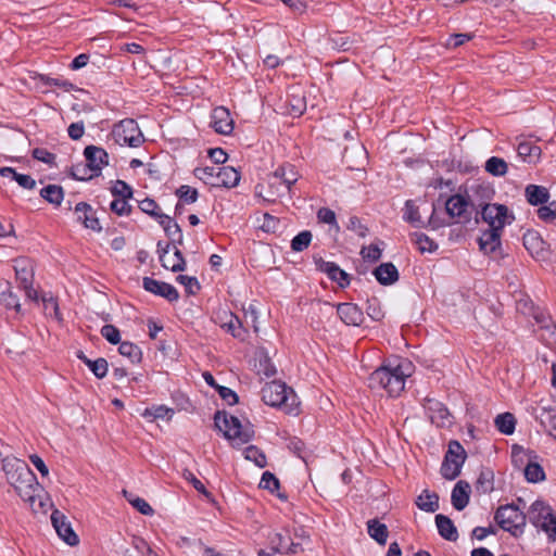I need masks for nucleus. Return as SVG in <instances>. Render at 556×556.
I'll list each match as a JSON object with an SVG mask.
<instances>
[{
  "label": "nucleus",
  "instance_id": "18",
  "mask_svg": "<svg viewBox=\"0 0 556 556\" xmlns=\"http://www.w3.org/2000/svg\"><path fill=\"white\" fill-rule=\"evenodd\" d=\"M445 208L451 217L463 218L464 220L469 219L470 214L468 213V202L460 194H455L448 198L445 203Z\"/></svg>",
  "mask_w": 556,
  "mask_h": 556
},
{
  "label": "nucleus",
  "instance_id": "46",
  "mask_svg": "<svg viewBox=\"0 0 556 556\" xmlns=\"http://www.w3.org/2000/svg\"><path fill=\"white\" fill-rule=\"evenodd\" d=\"M72 176L77 180H89L93 178L96 175L93 170H91L90 165L87 162L77 163L72 166L71 169Z\"/></svg>",
  "mask_w": 556,
  "mask_h": 556
},
{
  "label": "nucleus",
  "instance_id": "21",
  "mask_svg": "<svg viewBox=\"0 0 556 556\" xmlns=\"http://www.w3.org/2000/svg\"><path fill=\"white\" fill-rule=\"evenodd\" d=\"M517 153L523 162L535 164L539 162L542 151L535 143L523 140L518 143Z\"/></svg>",
  "mask_w": 556,
  "mask_h": 556
},
{
  "label": "nucleus",
  "instance_id": "57",
  "mask_svg": "<svg viewBox=\"0 0 556 556\" xmlns=\"http://www.w3.org/2000/svg\"><path fill=\"white\" fill-rule=\"evenodd\" d=\"M285 168V189L290 191L292 185H294L299 179V173L295 170L293 165L287 164L283 165Z\"/></svg>",
  "mask_w": 556,
  "mask_h": 556
},
{
  "label": "nucleus",
  "instance_id": "50",
  "mask_svg": "<svg viewBox=\"0 0 556 556\" xmlns=\"http://www.w3.org/2000/svg\"><path fill=\"white\" fill-rule=\"evenodd\" d=\"M413 240L417 245L418 250L422 253L425 252H433L437 250L438 245L426 235L424 233H414Z\"/></svg>",
  "mask_w": 556,
  "mask_h": 556
},
{
  "label": "nucleus",
  "instance_id": "51",
  "mask_svg": "<svg viewBox=\"0 0 556 556\" xmlns=\"http://www.w3.org/2000/svg\"><path fill=\"white\" fill-rule=\"evenodd\" d=\"M20 307L18 299L12 291H4L0 293V311L3 308H14L18 312Z\"/></svg>",
  "mask_w": 556,
  "mask_h": 556
},
{
  "label": "nucleus",
  "instance_id": "2",
  "mask_svg": "<svg viewBox=\"0 0 556 556\" xmlns=\"http://www.w3.org/2000/svg\"><path fill=\"white\" fill-rule=\"evenodd\" d=\"M214 420L216 428L232 445L245 444L254 437L253 427L249 422L242 424L239 418L228 415L226 412H217Z\"/></svg>",
  "mask_w": 556,
  "mask_h": 556
},
{
  "label": "nucleus",
  "instance_id": "56",
  "mask_svg": "<svg viewBox=\"0 0 556 556\" xmlns=\"http://www.w3.org/2000/svg\"><path fill=\"white\" fill-rule=\"evenodd\" d=\"M101 334L112 344H117L121 341L119 330L113 325L103 326Z\"/></svg>",
  "mask_w": 556,
  "mask_h": 556
},
{
  "label": "nucleus",
  "instance_id": "54",
  "mask_svg": "<svg viewBox=\"0 0 556 556\" xmlns=\"http://www.w3.org/2000/svg\"><path fill=\"white\" fill-rule=\"evenodd\" d=\"M176 194L178 198L186 203H193L198 199V191L190 186H181L177 189Z\"/></svg>",
  "mask_w": 556,
  "mask_h": 556
},
{
  "label": "nucleus",
  "instance_id": "1",
  "mask_svg": "<svg viewBox=\"0 0 556 556\" xmlns=\"http://www.w3.org/2000/svg\"><path fill=\"white\" fill-rule=\"evenodd\" d=\"M414 370L413 364L402 359L396 364L389 363L376 369L369 377V387L374 390L383 389L390 396H397L404 390L406 378Z\"/></svg>",
  "mask_w": 556,
  "mask_h": 556
},
{
  "label": "nucleus",
  "instance_id": "30",
  "mask_svg": "<svg viewBox=\"0 0 556 556\" xmlns=\"http://www.w3.org/2000/svg\"><path fill=\"white\" fill-rule=\"evenodd\" d=\"M523 245L533 256H540L544 251V241L535 231H527L523 235Z\"/></svg>",
  "mask_w": 556,
  "mask_h": 556
},
{
  "label": "nucleus",
  "instance_id": "33",
  "mask_svg": "<svg viewBox=\"0 0 556 556\" xmlns=\"http://www.w3.org/2000/svg\"><path fill=\"white\" fill-rule=\"evenodd\" d=\"M2 470L5 473L8 482L14 479L21 470L20 466H27V464L16 457L7 456L2 459Z\"/></svg>",
  "mask_w": 556,
  "mask_h": 556
},
{
  "label": "nucleus",
  "instance_id": "36",
  "mask_svg": "<svg viewBox=\"0 0 556 556\" xmlns=\"http://www.w3.org/2000/svg\"><path fill=\"white\" fill-rule=\"evenodd\" d=\"M78 357L89 367V369L97 378L101 379L106 376L109 365L104 358L100 357L96 361H91L87 358L81 352L78 354Z\"/></svg>",
  "mask_w": 556,
  "mask_h": 556
},
{
  "label": "nucleus",
  "instance_id": "52",
  "mask_svg": "<svg viewBox=\"0 0 556 556\" xmlns=\"http://www.w3.org/2000/svg\"><path fill=\"white\" fill-rule=\"evenodd\" d=\"M312 240V233L309 231H302L296 235L291 241V248L295 252L305 250Z\"/></svg>",
  "mask_w": 556,
  "mask_h": 556
},
{
  "label": "nucleus",
  "instance_id": "59",
  "mask_svg": "<svg viewBox=\"0 0 556 556\" xmlns=\"http://www.w3.org/2000/svg\"><path fill=\"white\" fill-rule=\"evenodd\" d=\"M33 501H34V503H31V502H28V503L34 513H36V514H38V513L46 514L47 513L48 507L50 506L48 498L34 493Z\"/></svg>",
  "mask_w": 556,
  "mask_h": 556
},
{
  "label": "nucleus",
  "instance_id": "10",
  "mask_svg": "<svg viewBox=\"0 0 556 556\" xmlns=\"http://www.w3.org/2000/svg\"><path fill=\"white\" fill-rule=\"evenodd\" d=\"M51 522L59 538L66 544L75 546L79 543L78 535L74 532L66 516L55 509L51 515Z\"/></svg>",
  "mask_w": 556,
  "mask_h": 556
},
{
  "label": "nucleus",
  "instance_id": "29",
  "mask_svg": "<svg viewBox=\"0 0 556 556\" xmlns=\"http://www.w3.org/2000/svg\"><path fill=\"white\" fill-rule=\"evenodd\" d=\"M403 218L414 227H426V223L420 215V207L416 204L415 201H406Z\"/></svg>",
  "mask_w": 556,
  "mask_h": 556
},
{
  "label": "nucleus",
  "instance_id": "4",
  "mask_svg": "<svg viewBox=\"0 0 556 556\" xmlns=\"http://www.w3.org/2000/svg\"><path fill=\"white\" fill-rule=\"evenodd\" d=\"M530 522L541 528L552 541H556V514L543 501H535L529 507L528 515Z\"/></svg>",
  "mask_w": 556,
  "mask_h": 556
},
{
  "label": "nucleus",
  "instance_id": "40",
  "mask_svg": "<svg viewBox=\"0 0 556 556\" xmlns=\"http://www.w3.org/2000/svg\"><path fill=\"white\" fill-rule=\"evenodd\" d=\"M123 494L129 502V504L138 511H140L142 515L151 516L153 514V508L143 498L136 496L135 494L127 492L126 490L123 491Z\"/></svg>",
  "mask_w": 556,
  "mask_h": 556
},
{
  "label": "nucleus",
  "instance_id": "55",
  "mask_svg": "<svg viewBox=\"0 0 556 556\" xmlns=\"http://www.w3.org/2000/svg\"><path fill=\"white\" fill-rule=\"evenodd\" d=\"M361 255L365 261L376 262L381 257V249L377 244H370L369 247H363Z\"/></svg>",
  "mask_w": 556,
  "mask_h": 556
},
{
  "label": "nucleus",
  "instance_id": "14",
  "mask_svg": "<svg viewBox=\"0 0 556 556\" xmlns=\"http://www.w3.org/2000/svg\"><path fill=\"white\" fill-rule=\"evenodd\" d=\"M84 155L86 162L90 165L91 170L98 176L102 168L109 164V154L102 148L88 146L85 148Z\"/></svg>",
  "mask_w": 556,
  "mask_h": 556
},
{
  "label": "nucleus",
  "instance_id": "9",
  "mask_svg": "<svg viewBox=\"0 0 556 556\" xmlns=\"http://www.w3.org/2000/svg\"><path fill=\"white\" fill-rule=\"evenodd\" d=\"M21 470L9 483L15 489L17 494L25 501L34 503V493L39 490V484L35 473L28 466H20Z\"/></svg>",
  "mask_w": 556,
  "mask_h": 556
},
{
  "label": "nucleus",
  "instance_id": "6",
  "mask_svg": "<svg viewBox=\"0 0 556 556\" xmlns=\"http://www.w3.org/2000/svg\"><path fill=\"white\" fill-rule=\"evenodd\" d=\"M112 138L119 146L139 147L143 142V136L138 127V124L131 119L126 118L115 124L112 129Z\"/></svg>",
  "mask_w": 556,
  "mask_h": 556
},
{
  "label": "nucleus",
  "instance_id": "13",
  "mask_svg": "<svg viewBox=\"0 0 556 556\" xmlns=\"http://www.w3.org/2000/svg\"><path fill=\"white\" fill-rule=\"evenodd\" d=\"M142 285L148 292L160 295L170 302L177 301L179 298L177 290L169 283L144 277Z\"/></svg>",
  "mask_w": 556,
  "mask_h": 556
},
{
  "label": "nucleus",
  "instance_id": "27",
  "mask_svg": "<svg viewBox=\"0 0 556 556\" xmlns=\"http://www.w3.org/2000/svg\"><path fill=\"white\" fill-rule=\"evenodd\" d=\"M435 523L439 533L448 541H456L458 538L457 530L452 520L444 515L435 516Z\"/></svg>",
  "mask_w": 556,
  "mask_h": 556
},
{
  "label": "nucleus",
  "instance_id": "25",
  "mask_svg": "<svg viewBox=\"0 0 556 556\" xmlns=\"http://www.w3.org/2000/svg\"><path fill=\"white\" fill-rule=\"evenodd\" d=\"M525 194L531 205L544 204L549 199L548 190L543 186L529 185L526 187Z\"/></svg>",
  "mask_w": 556,
  "mask_h": 556
},
{
  "label": "nucleus",
  "instance_id": "16",
  "mask_svg": "<svg viewBox=\"0 0 556 556\" xmlns=\"http://www.w3.org/2000/svg\"><path fill=\"white\" fill-rule=\"evenodd\" d=\"M255 189L256 194L258 197H262L266 201H275L277 198L282 197L287 191L282 182H279L278 180H273L271 175L269 176L267 186L258 184Z\"/></svg>",
  "mask_w": 556,
  "mask_h": 556
},
{
  "label": "nucleus",
  "instance_id": "62",
  "mask_svg": "<svg viewBox=\"0 0 556 556\" xmlns=\"http://www.w3.org/2000/svg\"><path fill=\"white\" fill-rule=\"evenodd\" d=\"M112 193L116 198H130L132 194L131 188L124 181L117 180L112 188Z\"/></svg>",
  "mask_w": 556,
  "mask_h": 556
},
{
  "label": "nucleus",
  "instance_id": "32",
  "mask_svg": "<svg viewBox=\"0 0 556 556\" xmlns=\"http://www.w3.org/2000/svg\"><path fill=\"white\" fill-rule=\"evenodd\" d=\"M0 175L12 178L22 188L34 189L36 187V181L29 175L18 174L12 167H1Z\"/></svg>",
  "mask_w": 556,
  "mask_h": 556
},
{
  "label": "nucleus",
  "instance_id": "26",
  "mask_svg": "<svg viewBox=\"0 0 556 556\" xmlns=\"http://www.w3.org/2000/svg\"><path fill=\"white\" fill-rule=\"evenodd\" d=\"M217 186L233 188L240 181V174L231 166L219 167L217 172Z\"/></svg>",
  "mask_w": 556,
  "mask_h": 556
},
{
  "label": "nucleus",
  "instance_id": "7",
  "mask_svg": "<svg viewBox=\"0 0 556 556\" xmlns=\"http://www.w3.org/2000/svg\"><path fill=\"white\" fill-rule=\"evenodd\" d=\"M481 215L490 229L495 231H503L504 227L511 224L515 219L514 214L509 212L508 207L498 203L482 205Z\"/></svg>",
  "mask_w": 556,
  "mask_h": 556
},
{
  "label": "nucleus",
  "instance_id": "15",
  "mask_svg": "<svg viewBox=\"0 0 556 556\" xmlns=\"http://www.w3.org/2000/svg\"><path fill=\"white\" fill-rule=\"evenodd\" d=\"M317 267L325 273L331 280L336 281L341 288L350 283L349 275L342 270L337 264L319 260Z\"/></svg>",
  "mask_w": 556,
  "mask_h": 556
},
{
  "label": "nucleus",
  "instance_id": "48",
  "mask_svg": "<svg viewBox=\"0 0 556 556\" xmlns=\"http://www.w3.org/2000/svg\"><path fill=\"white\" fill-rule=\"evenodd\" d=\"M159 223L163 227L164 231L169 238H174L176 236H180V228L177 223H175L169 216L160 214L157 215Z\"/></svg>",
  "mask_w": 556,
  "mask_h": 556
},
{
  "label": "nucleus",
  "instance_id": "17",
  "mask_svg": "<svg viewBox=\"0 0 556 556\" xmlns=\"http://www.w3.org/2000/svg\"><path fill=\"white\" fill-rule=\"evenodd\" d=\"M340 319L349 326H358L363 321L362 311L352 303H341L337 307Z\"/></svg>",
  "mask_w": 556,
  "mask_h": 556
},
{
  "label": "nucleus",
  "instance_id": "43",
  "mask_svg": "<svg viewBox=\"0 0 556 556\" xmlns=\"http://www.w3.org/2000/svg\"><path fill=\"white\" fill-rule=\"evenodd\" d=\"M525 477L529 482H540L545 479V473L543 468L532 460L527 463L525 467Z\"/></svg>",
  "mask_w": 556,
  "mask_h": 556
},
{
  "label": "nucleus",
  "instance_id": "60",
  "mask_svg": "<svg viewBox=\"0 0 556 556\" xmlns=\"http://www.w3.org/2000/svg\"><path fill=\"white\" fill-rule=\"evenodd\" d=\"M216 390L219 394V396L228 404V405H235L238 403L239 399L235 391H232L229 388L223 387V386H216Z\"/></svg>",
  "mask_w": 556,
  "mask_h": 556
},
{
  "label": "nucleus",
  "instance_id": "58",
  "mask_svg": "<svg viewBox=\"0 0 556 556\" xmlns=\"http://www.w3.org/2000/svg\"><path fill=\"white\" fill-rule=\"evenodd\" d=\"M177 281L180 285L185 286L186 291L189 294H194L200 289V285H199L197 278H194V277L179 275L177 277Z\"/></svg>",
  "mask_w": 556,
  "mask_h": 556
},
{
  "label": "nucleus",
  "instance_id": "35",
  "mask_svg": "<svg viewBox=\"0 0 556 556\" xmlns=\"http://www.w3.org/2000/svg\"><path fill=\"white\" fill-rule=\"evenodd\" d=\"M495 427L504 434H513L516 426V418L511 413H503L495 417Z\"/></svg>",
  "mask_w": 556,
  "mask_h": 556
},
{
  "label": "nucleus",
  "instance_id": "49",
  "mask_svg": "<svg viewBox=\"0 0 556 556\" xmlns=\"http://www.w3.org/2000/svg\"><path fill=\"white\" fill-rule=\"evenodd\" d=\"M306 109V102L301 93L292 94L289 99L288 113L292 116H300Z\"/></svg>",
  "mask_w": 556,
  "mask_h": 556
},
{
  "label": "nucleus",
  "instance_id": "8",
  "mask_svg": "<svg viewBox=\"0 0 556 556\" xmlns=\"http://www.w3.org/2000/svg\"><path fill=\"white\" fill-rule=\"evenodd\" d=\"M466 460V452L457 441L448 444L444 462L441 467L442 476L447 480H454L460 473V469Z\"/></svg>",
  "mask_w": 556,
  "mask_h": 556
},
{
  "label": "nucleus",
  "instance_id": "42",
  "mask_svg": "<svg viewBox=\"0 0 556 556\" xmlns=\"http://www.w3.org/2000/svg\"><path fill=\"white\" fill-rule=\"evenodd\" d=\"M40 195L48 202L59 205L63 199V189L56 185H49L41 189Z\"/></svg>",
  "mask_w": 556,
  "mask_h": 556
},
{
  "label": "nucleus",
  "instance_id": "61",
  "mask_svg": "<svg viewBox=\"0 0 556 556\" xmlns=\"http://www.w3.org/2000/svg\"><path fill=\"white\" fill-rule=\"evenodd\" d=\"M260 486L274 491L279 488V481L271 472L265 471L262 476Z\"/></svg>",
  "mask_w": 556,
  "mask_h": 556
},
{
  "label": "nucleus",
  "instance_id": "20",
  "mask_svg": "<svg viewBox=\"0 0 556 556\" xmlns=\"http://www.w3.org/2000/svg\"><path fill=\"white\" fill-rule=\"evenodd\" d=\"M14 270L21 286L33 283L34 281V264L30 260L20 257L14 261Z\"/></svg>",
  "mask_w": 556,
  "mask_h": 556
},
{
  "label": "nucleus",
  "instance_id": "34",
  "mask_svg": "<svg viewBox=\"0 0 556 556\" xmlns=\"http://www.w3.org/2000/svg\"><path fill=\"white\" fill-rule=\"evenodd\" d=\"M484 169L492 176L502 177L506 175L508 170V164L502 157L492 156L489 160H486Z\"/></svg>",
  "mask_w": 556,
  "mask_h": 556
},
{
  "label": "nucleus",
  "instance_id": "19",
  "mask_svg": "<svg viewBox=\"0 0 556 556\" xmlns=\"http://www.w3.org/2000/svg\"><path fill=\"white\" fill-rule=\"evenodd\" d=\"M77 219L88 229L100 231L101 226L99 219L94 216L91 206L85 202H80L75 207Z\"/></svg>",
  "mask_w": 556,
  "mask_h": 556
},
{
  "label": "nucleus",
  "instance_id": "39",
  "mask_svg": "<svg viewBox=\"0 0 556 556\" xmlns=\"http://www.w3.org/2000/svg\"><path fill=\"white\" fill-rule=\"evenodd\" d=\"M118 351L121 355L129 358V361L134 364L140 363L142 358V352L140 348L129 341L122 342Z\"/></svg>",
  "mask_w": 556,
  "mask_h": 556
},
{
  "label": "nucleus",
  "instance_id": "63",
  "mask_svg": "<svg viewBox=\"0 0 556 556\" xmlns=\"http://www.w3.org/2000/svg\"><path fill=\"white\" fill-rule=\"evenodd\" d=\"M348 229L352 230L361 238H365L368 233V228L355 216L349 219Z\"/></svg>",
  "mask_w": 556,
  "mask_h": 556
},
{
  "label": "nucleus",
  "instance_id": "45",
  "mask_svg": "<svg viewBox=\"0 0 556 556\" xmlns=\"http://www.w3.org/2000/svg\"><path fill=\"white\" fill-rule=\"evenodd\" d=\"M244 458L253 462L257 467L264 468L267 465L265 454L254 445H250L244 450Z\"/></svg>",
  "mask_w": 556,
  "mask_h": 556
},
{
  "label": "nucleus",
  "instance_id": "28",
  "mask_svg": "<svg viewBox=\"0 0 556 556\" xmlns=\"http://www.w3.org/2000/svg\"><path fill=\"white\" fill-rule=\"evenodd\" d=\"M289 536L285 535L279 532H274L269 535V542L271 545V548L275 552H289V553H296L298 547L300 546L299 543H292L290 546L288 545Z\"/></svg>",
  "mask_w": 556,
  "mask_h": 556
},
{
  "label": "nucleus",
  "instance_id": "47",
  "mask_svg": "<svg viewBox=\"0 0 556 556\" xmlns=\"http://www.w3.org/2000/svg\"><path fill=\"white\" fill-rule=\"evenodd\" d=\"M535 457L534 452L527 451L522 446L514 445L511 448L513 463L518 467H520L525 462L529 463Z\"/></svg>",
  "mask_w": 556,
  "mask_h": 556
},
{
  "label": "nucleus",
  "instance_id": "37",
  "mask_svg": "<svg viewBox=\"0 0 556 556\" xmlns=\"http://www.w3.org/2000/svg\"><path fill=\"white\" fill-rule=\"evenodd\" d=\"M416 504L421 510L433 513L439 508V496L434 493L424 492L418 496Z\"/></svg>",
  "mask_w": 556,
  "mask_h": 556
},
{
  "label": "nucleus",
  "instance_id": "12",
  "mask_svg": "<svg viewBox=\"0 0 556 556\" xmlns=\"http://www.w3.org/2000/svg\"><path fill=\"white\" fill-rule=\"evenodd\" d=\"M233 125L235 122L228 109L218 106L213 110L211 126L217 134L230 135L233 130Z\"/></svg>",
  "mask_w": 556,
  "mask_h": 556
},
{
  "label": "nucleus",
  "instance_id": "31",
  "mask_svg": "<svg viewBox=\"0 0 556 556\" xmlns=\"http://www.w3.org/2000/svg\"><path fill=\"white\" fill-rule=\"evenodd\" d=\"M368 534L380 545H384L388 539V528L386 525L380 523L377 519L367 521Z\"/></svg>",
  "mask_w": 556,
  "mask_h": 556
},
{
  "label": "nucleus",
  "instance_id": "11",
  "mask_svg": "<svg viewBox=\"0 0 556 556\" xmlns=\"http://www.w3.org/2000/svg\"><path fill=\"white\" fill-rule=\"evenodd\" d=\"M157 252L162 266L173 271H180L185 269L186 262L181 252L177 248L170 249L169 244L163 247L162 242L157 243Z\"/></svg>",
  "mask_w": 556,
  "mask_h": 556
},
{
  "label": "nucleus",
  "instance_id": "53",
  "mask_svg": "<svg viewBox=\"0 0 556 556\" xmlns=\"http://www.w3.org/2000/svg\"><path fill=\"white\" fill-rule=\"evenodd\" d=\"M42 303L47 315L54 316L59 321L62 320L61 314L59 312V304L52 295H43Z\"/></svg>",
  "mask_w": 556,
  "mask_h": 556
},
{
  "label": "nucleus",
  "instance_id": "22",
  "mask_svg": "<svg viewBox=\"0 0 556 556\" xmlns=\"http://www.w3.org/2000/svg\"><path fill=\"white\" fill-rule=\"evenodd\" d=\"M470 485L466 481H458L452 491V504L457 510H463L469 503Z\"/></svg>",
  "mask_w": 556,
  "mask_h": 556
},
{
  "label": "nucleus",
  "instance_id": "41",
  "mask_svg": "<svg viewBox=\"0 0 556 556\" xmlns=\"http://www.w3.org/2000/svg\"><path fill=\"white\" fill-rule=\"evenodd\" d=\"M219 167H199L194 169V175L197 178L203 180L205 184L211 186H217V172Z\"/></svg>",
  "mask_w": 556,
  "mask_h": 556
},
{
  "label": "nucleus",
  "instance_id": "5",
  "mask_svg": "<svg viewBox=\"0 0 556 556\" xmlns=\"http://www.w3.org/2000/svg\"><path fill=\"white\" fill-rule=\"evenodd\" d=\"M495 520L503 530L508 531L514 536H519L526 527L527 515L514 504H507L498 507Z\"/></svg>",
  "mask_w": 556,
  "mask_h": 556
},
{
  "label": "nucleus",
  "instance_id": "38",
  "mask_svg": "<svg viewBox=\"0 0 556 556\" xmlns=\"http://www.w3.org/2000/svg\"><path fill=\"white\" fill-rule=\"evenodd\" d=\"M173 416V409L164 406L157 405L150 408H146L142 413V417L148 421L152 422L156 419L170 418Z\"/></svg>",
  "mask_w": 556,
  "mask_h": 556
},
{
  "label": "nucleus",
  "instance_id": "23",
  "mask_svg": "<svg viewBox=\"0 0 556 556\" xmlns=\"http://www.w3.org/2000/svg\"><path fill=\"white\" fill-rule=\"evenodd\" d=\"M502 231L489 229L479 238L480 250L485 254L494 253L501 245Z\"/></svg>",
  "mask_w": 556,
  "mask_h": 556
},
{
  "label": "nucleus",
  "instance_id": "3",
  "mask_svg": "<svg viewBox=\"0 0 556 556\" xmlns=\"http://www.w3.org/2000/svg\"><path fill=\"white\" fill-rule=\"evenodd\" d=\"M263 401L270 406H279L287 414L299 412L298 396L292 389L280 381H271L262 389Z\"/></svg>",
  "mask_w": 556,
  "mask_h": 556
},
{
  "label": "nucleus",
  "instance_id": "24",
  "mask_svg": "<svg viewBox=\"0 0 556 556\" xmlns=\"http://www.w3.org/2000/svg\"><path fill=\"white\" fill-rule=\"evenodd\" d=\"M376 279L384 286L392 285L399 279V271L392 263H383L374 270Z\"/></svg>",
  "mask_w": 556,
  "mask_h": 556
},
{
  "label": "nucleus",
  "instance_id": "44",
  "mask_svg": "<svg viewBox=\"0 0 556 556\" xmlns=\"http://www.w3.org/2000/svg\"><path fill=\"white\" fill-rule=\"evenodd\" d=\"M258 363L255 364L258 374H263L266 377L274 376L276 374L275 366L271 364L269 356L263 350H260L258 353Z\"/></svg>",
  "mask_w": 556,
  "mask_h": 556
},
{
  "label": "nucleus",
  "instance_id": "64",
  "mask_svg": "<svg viewBox=\"0 0 556 556\" xmlns=\"http://www.w3.org/2000/svg\"><path fill=\"white\" fill-rule=\"evenodd\" d=\"M317 217H318L319 222L329 224V225H333V226H336L337 229L339 228L337 220H336V214L332 210L327 208V207H321L317 212Z\"/></svg>",
  "mask_w": 556,
  "mask_h": 556
}]
</instances>
